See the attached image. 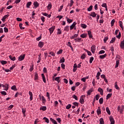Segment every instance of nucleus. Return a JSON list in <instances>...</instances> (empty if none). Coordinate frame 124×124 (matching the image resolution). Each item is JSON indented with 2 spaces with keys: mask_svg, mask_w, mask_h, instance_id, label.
Listing matches in <instances>:
<instances>
[{
  "mask_svg": "<svg viewBox=\"0 0 124 124\" xmlns=\"http://www.w3.org/2000/svg\"><path fill=\"white\" fill-rule=\"evenodd\" d=\"M117 110L118 111L120 112V114H122L124 110V106L122 105L121 108L120 106H118L117 108Z\"/></svg>",
  "mask_w": 124,
  "mask_h": 124,
  "instance_id": "obj_1",
  "label": "nucleus"
},
{
  "mask_svg": "<svg viewBox=\"0 0 124 124\" xmlns=\"http://www.w3.org/2000/svg\"><path fill=\"white\" fill-rule=\"evenodd\" d=\"M40 99L42 101V103L45 104L46 103V99L44 97V96H41L40 95H39Z\"/></svg>",
  "mask_w": 124,
  "mask_h": 124,
  "instance_id": "obj_2",
  "label": "nucleus"
},
{
  "mask_svg": "<svg viewBox=\"0 0 124 124\" xmlns=\"http://www.w3.org/2000/svg\"><path fill=\"white\" fill-rule=\"evenodd\" d=\"M55 29H56V26H52V27H51L48 29L50 34H52V33L54 32V31H55Z\"/></svg>",
  "mask_w": 124,
  "mask_h": 124,
  "instance_id": "obj_3",
  "label": "nucleus"
},
{
  "mask_svg": "<svg viewBox=\"0 0 124 124\" xmlns=\"http://www.w3.org/2000/svg\"><path fill=\"white\" fill-rule=\"evenodd\" d=\"M25 57H26V55L25 54H23L22 55H20L18 57V61L19 62H22V61L24 60V59H25Z\"/></svg>",
  "mask_w": 124,
  "mask_h": 124,
  "instance_id": "obj_4",
  "label": "nucleus"
},
{
  "mask_svg": "<svg viewBox=\"0 0 124 124\" xmlns=\"http://www.w3.org/2000/svg\"><path fill=\"white\" fill-rule=\"evenodd\" d=\"M76 25H77V23H76V22H74L73 23L70 27V31H71L72 30H73V29L75 28V26H76Z\"/></svg>",
  "mask_w": 124,
  "mask_h": 124,
  "instance_id": "obj_5",
  "label": "nucleus"
},
{
  "mask_svg": "<svg viewBox=\"0 0 124 124\" xmlns=\"http://www.w3.org/2000/svg\"><path fill=\"white\" fill-rule=\"evenodd\" d=\"M0 87H2L3 88H5V91H7L8 90V84H5V85L0 83Z\"/></svg>",
  "mask_w": 124,
  "mask_h": 124,
  "instance_id": "obj_6",
  "label": "nucleus"
},
{
  "mask_svg": "<svg viewBox=\"0 0 124 124\" xmlns=\"http://www.w3.org/2000/svg\"><path fill=\"white\" fill-rule=\"evenodd\" d=\"M97 14H95L94 12H91V14L89 15L90 16H91L93 18H95Z\"/></svg>",
  "mask_w": 124,
  "mask_h": 124,
  "instance_id": "obj_7",
  "label": "nucleus"
},
{
  "mask_svg": "<svg viewBox=\"0 0 124 124\" xmlns=\"http://www.w3.org/2000/svg\"><path fill=\"white\" fill-rule=\"evenodd\" d=\"M109 121L110 122V124H115V120L112 116L109 117Z\"/></svg>",
  "mask_w": 124,
  "mask_h": 124,
  "instance_id": "obj_8",
  "label": "nucleus"
},
{
  "mask_svg": "<svg viewBox=\"0 0 124 124\" xmlns=\"http://www.w3.org/2000/svg\"><path fill=\"white\" fill-rule=\"evenodd\" d=\"M91 52H92L93 54H94V53L95 52V46H92L91 47Z\"/></svg>",
  "mask_w": 124,
  "mask_h": 124,
  "instance_id": "obj_9",
  "label": "nucleus"
},
{
  "mask_svg": "<svg viewBox=\"0 0 124 124\" xmlns=\"http://www.w3.org/2000/svg\"><path fill=\"white\" fill-rule=\"evenodd\" d=\"M83 96H84V97H85L86 96L82 95L80 97V98L79 100V102H80V103H81V104H84V99L83 98Z\"/></svg>",
  "mask_w": 124,
  "mask_h": 124,
  "instance_id": "obj_10",
  "label": "nucleus"
},
{
  "mask_svg": "<svg viewBox=\"0 0 124 124\" xmlns=\"http://www.w3.org/2000/svg\"><path fill=\"white\" fill-rule=\"evenodd\" d=\"M46 8L48 10H50L51 8H52V3H51V2H48V5L46 6Z\"/></svg>",
  "mask_w": 124,
  "mask_h": 124,
  "instance_id": "obj_11",
  "label": "nucleus"
},
{
  "mask_svg": "<svg viewBox=\"0 0 124 124\" xmlns=\"http://www.w3.org/2000/svg\"><path fill=\"white\" fill-rule=\"evenodd\" d=\"M44 46V43L43 42H39L38 45V47L40 48H42Z\"/></svg>",
  "mask_w": 124,
  "mask_h": 124,
  "instance_id": "obj_12",
  "label": "nucleus"
},
{
  "mask_svg": "<svg viewBox=\"0 0 124 124\" xmlns=\"http://www.w3.org/2000/svg\"><path fill=\"white\" fill-rule=\"evenodd\" d=\"M96 112L97 115H100V114H101V108H100V107H98Z\"/></svg>",
  "mask_w": 124,
  "mask_h": 124,
  "instance_id": "obj_13",
  "label": "nucleus"
},
{
  "mask_svg": "<svg viewBox=\"0 0 124 124\" xmlns=\"http://www.w3.org/2000/svg\"><path fill=\"white\" fill-rule=\"evenodd\" d=\"M98 92H99V93H100L101 95H103V89H102V88H99L98 89Z\"/></svg>",
  "mask_w": 124,
  "mask_h": 124,
  "instance_id": "obj_14",
  "label": "nucleus"
},
{
  "mask_svg": "<svg viewBox=\"0 0 124 124\" xmlns=\"http://www.w3.org/2000/svg\"><path fill=\"white\" fill-rule=\"evenodd\" d=\"M29 94L30 96V100H31V101L32 100V97H33L32 93L31 91H29Z\"/></svg>",
  "mask_w": 124,
  "mask_h": 124,
  "instance_id": "obj_15",
  "label": "nucleus"
},
{
  "mask_svg": "<svg viewBox=\"0 0 124 124\" xmlns=\"http://www.w3.org/2000/svg\"><path fill=\"white\" fill-rule=\"evenodd\" d=\"M8 17H9V15H6L5 16H4L1 19L2 21L3 22H4V21H5V19H6L7 18H8Z\"/></svg>",
  "mask_w": 124,
  "mask_h": 124,
  "instance_id": "obj_16",
  "label": "nucleus"
},
{
  "mask_svg": "<svg viewBox=\"0 0 124 124\" xmlns=\"http://www.w3.org/2000/svg\"><path fill=\"white\" fill-rule=\"evenodd\" d=\"M43 81L44 83H46V78H45V75H44V74H42L41 75Z\"/></svg>",
  "mask_w": 124,
  "mask_h": 124,
  "instance_id": "obj_17",
  "label": "nucleus"
},
{
  "mask_svg": "<svg viewBox=\"0 0 124 124\" xmlns=\"http://www.w3.org/2000/svg\"><path fill=\"white\" fill-rule=\"evenodd\" d=\"M106 57H107V54H105L103 55H100L99 56V58H100V59H101V60H104L105 58H106Z\"/></svg>",
  "mask_w": 124,
  "mask_h": 124,
  "instance_id": "obj_18",
  "label": "nucleus"
},
{
  "mask_svg": "<svg viewBox=\"0 0 124 124\" xmlns=\"http://www.w3.org/2000/svg\"><path fill=\"white\" fill-rule=\"evenodd\" d=\"M93 92V90L91 89L87 91V95H91V93Z\"/></svg>",
  "mask_w": 124,
  "mask_h": 124,
  "instance_id": "obj_19",
  "label": "nucleus"
},
{
  "mask_svg": "<svg viewBox=\"0 0 124 124\" xmlns=\"http://www.w3.org/2000/svg\"><path fill=\"white\" fill-rule=\"evenodd\" d=\"M74 40L75 41V42H81V40H82L81 38H75Z\"/></svg>",
  "mask_w": 124,
  "mask_h": 124,
  "instance_id": "obj_20",
  "label": "nucleus"
},
{
  "mask_svg": "<svg viewBox=\"0 0 124 124\" xmlns=\"http://www.w3.org/2000/svg\"><path fill=\"white\" fill-rule=\"evenodd\" d=\"M78 34H75L74 35L71 36L70 37V39H75L74 38L78 37Z\"/></svg>",
  "mask_w": 124,
  "mask_h": 124,
  "instance_id": "obj_21",
  "label": "nucleus"
},
{
  "mask_svg": "<svg viewBox=\"0 0 124 124\" xmlns=\"http://www.w3.org/2000/svg\"><path fill=\"white\" fill-rule=\"evenodd\" d=\"M50 120L51 122H52V124H58V123L57 122V121L56 120H55L54 119L50 118Z\"/></svg>",
  "mask_w": 124,
  "mask_h": 124,
  "instance_id": "obj_22",
  "label": "nucleus"
},
{
  "mask_svg": "<svg viewBox=\"0 0 124 124\" xmlns=\"http://www.w3.org/2000/svg\"><path fill=\"white\" fill-rule=\"evenodd\" d=\"M114 87L116 90H120V88L118 86V82H115L114 83Z\"/></svg>",
  "mask_w": 124,
  "mask_h": 124,
  "instance_id": "obj_23",
  "label": "nucleus"
},
{
  "mask_svg": "<svg viewBox=\"0 0 124 124\" xmlns=\"http://www.w3.org/2000/svg\"><path fill=\"white\" fill-rule=\"evenodd\" d=\"M9 59H10V60H11V61H13V62H14V61H16V57H13L12 56L10 55L9 56Z\"/></svg>",
  "mask_w": 124,
  "mask_h": 124,
  "instance_id": "obj_24",
  "label": "nucleus"
},
{
  "mask_svg": "<svg viewBox=\"0 0 124 124\" xmlns=\"http://www.w3.org/2000/svg\"><path fill=\"white\" fill-rule=\"evenodd\" d=\"M120 47L122 49H124V41H122L121 42V44H120Z\"/></svg>",
  "mask_w": 124,
  "mask_h": 124,
  "instance_id": "obj_25",
  "label": "nucleus"
},
{
  "mask_svg": "<svg viewBox=\"0 0 124 124\" xmlns=\"http://www.w3.org/2000/svg\"><path fill=\"white\" fill-rule=\"evenodd\" d=\"M34 80H35V81H36V80H38V74L36 72L35 73Z\"/></svg>",
  "mask_w": 124,
  "mask_h": 124,
  "instance_id": "obj_26",
  "label": "nucleus"
},
{
  "mask_svg": "<svg viewBox=\"0 0 124 124\" xmlns=\"http://www.w3.org/2000/svg\"><path fill=\"white\" fill-rule=\"evenodd\" d=\"M88 34L89 38H93V35H92V32L91 31H88Z\"/></svg>",
  "mask_w": 124,
  "mask_h": 124,
  "instance_id": "obj_27",
  "label": "nucleus"
},
{
  "mask_svg": "<svg viewBox=\"0 0 124 124\" xmlns=\"http://www.w3.org/2000/svg\"><path fill=\"white\" fill-rule=\"evenodd\" d=\"M40 110H42V111H46V110H47V107H46V106H43L40 108Z\"/></svg>",
  "mask_w": 124,
  "mask_h": 124,
  "instance_id": "obj_28",
  "label": "nucleus"
},
{
  "mask_svg": "<svg viewBox=\"0 0 124 124\" xmlns=\"http://www.w3.org/2000/svg\"><path fill=\"white\" fill-rule=\"evenodd\" d=\"M31 5V1L28 2L26 5V7L27 8H30V6Z\"/></svg>",
  "mask_w": 124,
  "mask_h": 124,
  "instance_id": "obj_29",
  "label": "nucleus"
},
{
  "mask_svg": "<svg viewBox=\"0 0 124 124\" xmlns=\"http://www.w3.org/2000/svg\"><path fill=\"white\" fill-rule=\"evenodd\" d=\"M120 64V61L116 60V65H115V68L119 67V65Z\"/></svg>",
  "mask_w": 124,
  "mask_h": 124,
  "instance_id": "obj_30",
  "label": "nucleus"
},
{
  "mask_svg": "<svg viewBox=\"0 0 124 124\" xmlns=\"http://www.w3.org/2000/svg\"><path fill=\"white\" fill-rule=\"evenodd\" d=\"M87 33H83L80 35V37H81V38H86V37H87Z\"/></svg>",
  "mask_w": 124,
  "mask_h": 124,
  "instance_id": "obj_31",
  "label": "nucleus"
},
{
  "mask_svg": "<svg viewBox=\"0 0 124 124\" xmlns=\"http://www.w3.org/2000/svg\"><path fill=\"white\" fill-rule=\"evenodd\" d=\"M33 5L35 6V7H38L39 6V3L37 2V1L34 2Z\"/></svg>",
  "mask_w": 124,
  "mask_h": 124,
  "instance_id": "obj_32",
  "label": "nucleus"
},
{
  "mask_svg": "<svg viewBox=\"0 0 124 124\" xmlns=\"http://www.w3.org/2000/svg\"><path fill=\"white\" fill-rule=\"evenodd\" d=\"M111 96H112V93H108V95L106 96L107 100H108V99L109 98H110V97H111Z\"/></svg>",
  "mask_w": 124,
  "mask_h": 124,
  "instance_id": "obj_33",
  "label": "nucleus"
},
{
  "mask_svg": "<svg viewBox=\"0 0 124 124\" xmlns=\"http://www.w3.org/2000/svg\"><path fill=\"white\" fill-rule=\"evenodd\" d=\"M106 110V111L107 112L108 114V115L111 114V111H110L109 108L107 107Z\"/></svg>",
  "mask_w": 124,
  "mask_h": 124,
  "instance_id": "obj_34",
  "label": "nucleus"
},
{
  "mask_svg": "<svg viewBox=\"0 0 124 124\" xmlns=\"http://www.w3.org/2000/svg\"><path fill=\"white\" fill-rule=\"evenodd\" d=\"M64 31H69V26H66L64 28Z\"/></svg>",
  "mask_w": 124,
  "mask_h": 124,
  "instance_id": "obj_35",
  "label": "nucleus"
},
{
  "mask_svg": "<svg viewBox=\"0 0 124 124\" xmlns=\"http://www.w3.org/2000/svg\"><path fill=\"white\" fill-rule=\"evenodd\" d=\"M84 50H85V52H87L88 56H92V52H91V51H90L86 49H84Z\"/></svg>",
  "mask_w": 124,
  "mask_h": 124,
  "instance_id": "obj_36",
  "label": "nucleus"
},
{
  "mask_svg": "<svg viewBox=\"0 0 124 124\" xmlns=\"http://www.w3.org/2000/svg\"><path fill=\"white\" fill-rule=\"evenodd\" d=\"M99 102L100 104H103V98L101 97L99 100Z\"/></svg>",
  "mask_w": 124,
  "mask_h": 124,
  "instance_id": "obj_37",
  "label": "nucleus"
},
{
  "mask_svg": "<svg viewBox=\"0 0 124 124\" xmlns=\"http://www.w3.org/2000/svg\"><path fill=\"white\" fill-rule=\"evenodd\" d=\"M99 122L100 124H104V120H103V118H100L99 120Z\"/></svg>",
  "mask_w": 124,
  "mask_h": 124,
  "instance_id": "obj_38",
  "label": "nucleus"
},
{
  "mask_svg": "<svg viewBox=\"0 0 124 124\" xmlns=\"http://www.w3.org/2000/svg\"><path fill=\"white\" fill-rule=\"evenodd\" d=\"M43 120H45L46 123L47 124H49V119L48 118L45 117L43 118Z\"/></svg>",
  "mask_w": 124,
  "mask_h": 124,
  "instance_id": "obj_39",
  "label": "nucleus"
},
{
  "mask_svg": "<svg viewBox=\"0 0 124 124\" xmlns=\"http://www.w3.org/2000/svg\"><path fill=\"white\" fill-rule=\"evenodd\" d=\"M65 60H64V58L62 57L60 61L59 62L60 63H62L63 62H64Z\"/></svg>",
  "mask_w": 124,
  "mask_h": 124,
  "instance_id": "obj_40",
  "label": "nucleus"
},
{
  "mask_svg": "<svg viewBox=\"0 0 124 124\" xmlns=\"http://www.w3.org/2000/svg\"><path fill=\"white\" fill-rule=\"evenodd\" d=\"M81 27L82 28V29H86L87 28V25L85 24H81Z\"/></svg>",
  "mask_w": 124,
  "mask_h": 124,
  "instance_id": "obj_41",
  "label": "nucleus"
},
{
  "mask_svg": "<svg viewBox=\"0 0 124 124\" xmlns=\"http://www.w3.org/2000/svg\"><path fill=\"white\" fill-rule=\"evenodd\" d=\"M60 78H61L60 77H56L55 79V81H57L58 83H60V82H61V80H60Z\"/></svg>",
  "mask_w": 124,
  "mask_h": 124,
  "instance_id": "obj_42",
  "label": "nucleus"
},
{
  "mask_svg": "<svg viewBox=\"0 0 124 124\" xmlns=\"http://www.w3.org/2000/svg\"><path fill=\"white\" fill-rule=\"evenodd\" d=\"M119 26L122 30H124V26H123V22L122 21L119 22Z\"/></svg>",
  "mask_w": 124,
  "mask_h": 124,
  "instance_id": "obj_43",
  "label": "nucleus"
},
{
  "mask_svg": "<svg viewBox=\"0 0 124 124\" xmlns=\"http://www.w3.org/2000/svg\"><path fill=\"white\" fill-rule=\"evenodd\" d=\"M93 10V6H90L89 8L87 9V11L91 12Z\"/></svg>",
  "mask_w": 124,
  "mask_h": 124,
  "instance_id": "obj_44",
  "label": "nucleus"
},
{
  "mask_svg": "<svg viewBox=\"0 0 124 124\" xmlns=\"http://www.w3.org/2000/svg\"><path fill=\"white\" fill-rule=\"evenodd\" d=\"M99 97H100V96L99 95V94H97L95 95L94 98L96 99V100H98V99H99Z\"/></svg>",
  "mask_w": 124,
  "mask_h": 124,
  "instance_id": "obj_45",
  "label": "nucleus"
},
{
  "mask_svg": "<svg viewBox=\"0 0 124 124\" xmlns=\"http://www.w3.org/2000/svg\"><path fill=\"white\" fill-rule=\"evenodd\" d=\"M116 40V37L112 38L110 42V43H114Z\"/></svg>",
  "mask_w": 124,
  "mask_h": 124,
  "instance_id": "obj_46",
  "label": "nucleus"
},
{
  "mask_svg": "<svg viewBox=\"0 0 124 124\" xmlns=\"http://www.w3.org/2000/svg\"><path fill=\"white\" fill-rule=\"evenodd\" d=\"M13 107H14V105H11L8 107V110H11Z\"/></svg>",
  "mask_w": 124,
  "mask_h": 124,
  "instance_id": "obj_47",
  "label": "nucleus"
},
{
  "mask_svg": "<svg viewBox=\"0 0 124 124\" xmlns=\"http://www.w3.org/2000/svg\"><path fill=\"white\" fill-rule=\"evenodd\" d=\"M73 3H74V1L71 0L70 2V7H71L73 5Z\"/></svg>",
  "mask_w": 124,
  "mask_h": 124,
  "instance_id": "obj_48",
  "label": "nucleus"
},
{
  "mask_svg": "<svg viewBox=\"0 0 124 124\" xmlns=\"http://www.w3.org/2000/svg\"><path fill=\"white\" fill-rule=\"evenodd\" d=\"M1 63L3 65H4V64H6V63H7V62H6V61H1Z\"/></svg>",
  "mask_w": 124,
  "mask_h": 124,
  "instance_id": "obj_49",
  "label": "nucleus"
},
{
  "mask_svg": "<svg viewBox=\"0 0 124 124\" xmlns=\"http://www.w3.org/2000/svg\"><path fill=\"white\" fill-rule=\"evenodd\" d=\"M73 98H74V99H75L76 100H78V97H77V96H76V95L74 94L72 96Z\"/></svg>",
  "mask_w": 124,
  "mask_h": 124,
  "instance_id": "obj_50",
  "label": "nucleus"
},
{
  "mask_svg": "<svg viewBox=\"0 0 124 124\" xmlns=\"http://www.w3.org/2000/svg\"><path fill=\"white\" fill-rule=\"evenodd\" d=\"M57 31V34H62V31H61V29H58Z\"/></svg>",
  "mask_w": 124,
  "mask_h": 124,
  "instance_id": "obj_51",
  "label": "nucleus"
},
{
  "mask_svg": "<svg viewBox=\"0 0 124 124\" xmlns=\"http://www.w3.org/2000/svg\"><path fill=\"white\" fill-rule=\"evenodd\" d=\"M94 58L93 57H91L90 59V63H92L93 62V61Z\"/></svg>",
  "mask_w": 124,
  "mask_h": 124,
  "instance_id": "obj_52",
  "label": "nucleus"
},
{
  "mask_svg": "<svg viewBox=\"0 0 124 124\" xmlns=\"http://www.w3.org/2000/svg\"><path fill=\"white\" fill-rule=\"evenodd\" d=\"M108 36L105 37L104 38V42L105 43H106V41H107L108 40Z\"/></svg>",
  "mask_w": 124,
  "mask_h": 124,
  "instance_id": "obj_53",
  "label": "nucleus"
},
{
  "mask_svg": "<svg viewBox=\"0 0 124 124\" xmlns=\"http://www.w3.org/2000/svg\"><path fill=\"white\" fill-rule=\"evenodd\" d=\"M32 70H33V65H32L31 66L30 68L29 69V71L31 72V71H32Z\"/></svg>",
  "mask_w": 124,
  "mask_h": 124,
  "instance_id": "obj_54",
  "label": "nucleus"
},
{
  "mask_svg": "<svg viewBox=\"0 0 124 124\" xmlns=\"http://www.w3.org/2000/svg\"><path fill=\"white\" fill-rule=\"evenodd\" d=\"M70 108H71V105H70V104H68V105H67L66 106V108L67 109H70Z\"/></svg>",
  "mask_w": 124,
  "mask_h": 124,
  "instance_id": "obj_55",
  "label": "nucleus"
},
{
  "mask_svg": "<svg viewBox=\"0 0 124 124\" xmlns=\"http://www.w3.org/2000/svg\"><path fill=\"white\" fill-rule=\"evenodd\" d=\"M62 49H60L57 52V55H60V54H62Z\"/></svg>",
  "mask_w": 124,
  "mask_h": 124,
  "instance_id": "obj_56",
  "label": "nucleus"
},
{
  "mask_svg": "<svg viewBox=\"0 0 124 124\" xmlns=\"http://www.w3.org/2000/svg\"><path fill=\"white\" fill-rule=\"evenodd\" d=\"M104 53H105V51H104V50H100L98 54H99V55H101L102 54H104Z\"/></svg>",
  "mask_w": 124,
  "mask_h": 124,
  "instance_id": "obj_57",
  "label": "nucleus"
},
{
  "mask_svg": "<svg viewBox=\"0 0 124 124\" xmlns=\"http://www.w3.org/2000/svg\"><path fill=\"white\" fill-rule=\"evenodd\" d=\"M86 58V55H85V54H83L81 56V59L82 60H84V59Z\"/></svg>",
  "mask_w": 124,
  "mask_h": 124,
  "instance_id": "obj_58",
  "label": "nucleus"
},
{
  "mask_svg": "<svg viewBox=\"0 0 124 124\" xmlns=\"http://www.w3.org/2000/svg\"><path fill=\"white\" fill-rule=\"evenodd\" d=\"M114 24H115V19H112L111 21V27H113V26H114Z\"/></svg>",
  "mask_w": 124,
  "mask_h": 124,
  "instance_id": "obj_59",
  "label": "nucleus"
},
{
  "mask_svg": "<svg viewBox=\"0 0 124 124\" xmlns=\"http://www.w3.org/2000/svg\"><path fill=\"white\" fill-rule=\"evenodd\" d=\"M67 23H69V24H70V23H72V19L67 18Z\"/></svg>",
  "mask_w": 124,
  "mask_h": 124,
  "instance_id": "obj_60",
  "label": "nucleus"
},
{
  "mask_svg": "<svg viewBox=\"0 0 124 124\" xmlns=\"http://www.w3.org/2000/svg\"><path fill=\"white\" fill-rule=\"evenodd\" d=\"M1 94H2L3 95H6V94H7L5 91L1 92Z\"/></svg>",
  "mask_w": 124,
  "mask_h": 124,
  "instance_id": "obj_61",
  "label": "nucleus"
},
{
  "mask_svg": "<svg viewBox=\"0 0 124 124\" xmlns=\"http://www.w3.org/2000/svg\"><path fill=\"white\" fill-rule=\"evenodd\" d=\"M49 55H51L53 57H55V54L53 52L50 51V52H49Z\"/></svg>",
  "mask_w": 124,
  "mask_h": 124,
  "instance_id": "obj_62",
  "label": "nucleus"
},
{
  "mask_svg": "<svg viewBox=\"0 0 124 124\" xmlns=\"http://www.w3.org/2000/svg\"><path fill=\"white\" fill-rule=\"evenodd\" d=\"M4 31L5 32H8V29L6 27L4 28Z\"/></svg>",
  "mask_w": 124,
  "mask_h": 124,
  "instance_id": "obj_63",
  "label": "nucleus"
},
{
  "mask_svg": "<svg viewBox=\"0 0 124 124\" xmlns=\"http://www.w3.org/2000/svg\"><path fill=\"white\" fill-rule=\"evenodd\" d=\"M11 89L13 90V91H16V86H12Z\"/></svg>",
  "mask_w": 124,
  "mask_h": 124,
  "instance_id": "obj_64",
  "label": "nucleus"
}]
</instances>
